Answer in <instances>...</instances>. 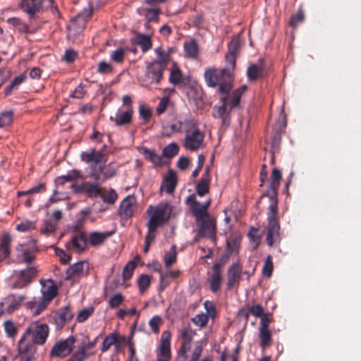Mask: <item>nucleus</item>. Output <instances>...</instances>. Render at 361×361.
Here are the masks:
<instances>
[{"mask_svg": "<svg viewBox=\"0 0 361 361\" xmlns=\"http://www.w3.org/2000/svg\"><path fill=\"white\" fill-rule=\"evenodd\" d=\"M172 212L173 206L168 202H161L154 207L149 205L147 209V213L151 214L147 224V230L157 232L159 227L169 221Z\"/></svg>", "mask_w": 361, "mask_h": 361, "instance_id": "obj_1", "label": "nucleus"}, {"mask_svg": "<svg viewBox=\"0 0 361 361\" xmlns=\"http://www.w3.org/2000/svg\"><path fill=\"white\" fill-rule=\"evenodd\" d=\"M269 212L267 213V233L266 241L269 246H273L279 244L280 238V224L279 220V209L276 204H269Z\"/></svg>", "mask_w": 361, "mask_h": 361, "instance_id": "obj_2", "label": "nucleus"}, {"mask_svg": "<svg viewBox=\"0 0 361 361\" xmlns=\"http://www.w3.org/2000/svg\"><path fill=\"white\" fill-rule=\"evenodd\" d=\"M49 333V328L46 324L35 323L31 324L24 332L20 340L26 344L34 346L45 343Z\"/></svg>", "mask_w": 361, "mask_h": 361, "instance_id": "obj_3", "label": "nucleus"}, {"mask_svg": "<svg viewBox=\"0 0 361 361\" xmlns=\"http://www.w3.org/2000/svg\"><path fill=\"white\" fill-rule=\"evenodd\" d=\"M38 270L36 267H28L27 269L14 272L15 282L11 285V288H23L29 285L37 276Z\"/></svg>", "mask_w": 361, "mask_h": 361, "instance_id": "obj_4", "label": "nucleus"}, {"mask_svg": "<svg viewBox=\"0 0 361 361\" xmlns=\"http://www.w3.org/2000/svg\"><path fill=\"white\" fill-rule=\"evenodd\" d=\"M106 145H104L102 150H97L96 149H90L89 151L82 152L80 154V160L85 164L97 166V165H104L107 161L108 156L103 152L106 148Z\"/></svg>", "mask_w": 361, "mask_h": 361, "instance_id": "obj_5", "label": "nucleus"}, {"mask_svg": "<svg viewBox=\"0 0 361 361\" xmlns=\"http://www.w3.org/2000/svg\"><path fill=\"white\" fill-rule=\"evenodd\" d=\"M75 337L71 336L65 340H61L55 343L50 350L51 357H65L70 355L73 350Z\"/></svg>", "mask_w": 361, "mask_h": 361, "instance_id": "obj_6", "label": "nucleus"}, {"mask_svg": "<svg viewBox=\"0 0 361 361\" xmlns=\"http://www.w3.org/2000/svg\"><path fill=\"white\" fill-rule=\"evenodd\" d=\"M281 178V171L278 169H274L271 172L269 188L262 195V197H268L269 198V204H274L275 203L276 206H278L277 191Z\"/></svg>", "mask_w": 361, "mask_h": 361, "instance_id": "obj_7", "label": "nucleus"}, {"mask_svg": "<svg viewBox=\"0 0 361 361\" xmlns=\"http://www.w3.org/2000/svg\"><path fill=\"white\" fill-rule=\"evenodd\" d=\"M204 76L208 87H216L224 78L230 79L231 73L228 68H223L218 72L216 68H209L205 70Z\"/></svg>", "mask_w": 361, "mask_h": 361, "instance_id": "obj_8", "label": "nucleus"}, {"mask_svg": "<svg viewBox=\"0 0 361 361\" xmlns=\"http://www.w3.org/2000/svg\"><path fill=\"white\" fill-rule=\"evenodd\" d=\"M185 203L190 207L196 221L202 220V218L209 216L207 213V208L210 204L209 201L202 204L196 200L195 195H190L187 197Z\"/></svg>", "mask_w": 361, "mask_h": 361, "instance_id": "obj_9", "label": "nucleus"}, {"mask_svg": "<svg viewBox=\"0 0 361 361\" xmlns=\"http://www.w3.org/2000/svg\"><path fill=\"white\" fill-rule=\"evenodd\" d=\"M171 333L169 331H164L161 334L160 344L158 348L157 359L170 361L171 359Z\"/></svg>", "mask_w": 361, "mask_h": 361, "instance_id": "obj_10", "label": "nucleus"}, {"mask_svg": "<svg viewBox=\"0 0 361 361\" xmlns=\"http://www.w3.org/2000/svg\"><path fill=\"white\" fill-rule=\"evenodd\" d=\"M166 68H163L161 65L150 62L146 66L145 78L148 83L159 84L163 78L164 72Z\"/></svg>", "mask_w": 361, "mask_h": 361, "instance_id": "obj_11", "label": "nucleus"}, {"mask_svg": "<svg viewBox=\"0 0 361 361\" xmlns=\"http://www.w3.org/2000/svg\"><path fill=\"white\" fill-rule=\"evenodd\" d=\"M199 230L198 234L202 237L214 238L216 234V222L215 220L209 215L197 220Z\"/></svg>", "mask_w": 361, "mask_h": 361, "instance_id": "obj_12", "label": "nucleus"}, {"mask_svg": "<svg viewBox=\"0 0 361 361\" xmlns=\"http://www.w3.org/2000/svg\"><path fill=\"white\" fill-rule=\"evenodd\" d=\"M204 138V133L198 129H195L191 133L188 132L185 137L184 147L187 149L195 151L201 146Z\"/></svg>", "mask_w": 361, "mask_h": 361, "instance_id": "obj_13", "label": "nucleus"}, {"mask_svg": "<svg viewBox=\"0 0 361 361\" xmlns=\"http://www.w3.org/2000/svg\"><path fill=\"white\" fill-rule=\"evenodd\" d=\"M16 250L20 253L18 255V259L21 262L30 264L35 259L37 248L35 245L28 247L23 244H19L16 247Z\"/></svg>", "mask_w": 361, "mask_h": 361, "instance_id": "obj_14", "label": "nucleus"}, {"mask_svg": "<svg viewBox=\"0 0 361 361\" xmlns=\"http://www.w3.org/2000/svg\"><path fill=\"white\" fill-rule=\"evenodd\" d=\"M242 274V266L237 262L233 263L227 271V289L231 290L238 286Z\"/></svg>", "mask_w": 361, "mask_h": 361, "instance_id": "obj_15", "label": "nucleus"}, {"mask_svg": "<svg viewBox=\"0 0 361 361\" xmlns=\"http://www.w3.org/2000/svg\"><path fill=\"white\" fill-rule=\"evenodd\" d=\"M92 9H85L80 13L78 14L73 19L70 25V29L73 30L75 33H80L82 32L85 29L86 23L92 16Z\"/></svg>", "mask_w": 361, "mask_h": 361, "instance_id": "obj_16", "label": "nucleus"}, {"mask_svg": "<svg viewBox=\"0 0 361 361\" xmlns=\"http://www.w3.org/2000/svg\"><path fill=\"white\" fill-rule=\"evenodd\" d=\"M88 264L85 261L78 262L71 266L66 271V280L79 279L88 271Z\"/></svg>", "mask_w": 361, "mask_h": 361, "instance_id": "obj_17", "label": "nucleus"}, {"mask_svg": "<svg viewBox=\"0 0 361 361\" xmlns=\"http://www.w3.org/2000/svg\"><path fill=\"white\" fill-rule=\"evenodd\" d=\"M133 115V108H129L128 109H126L125 111H123L121 109H118L117 112L115 114L114 116H110L109 119L111 121L114 122L116 126H126L131 123Z\"/></svg>", "mask_w": 361, "mask_h": 361, "instance_id": "obj_18", "label": "nucleus"}, {"mask_svg": "<svg viewBox=\"0 0 361 361\" xmlns=\"http://www.w3.org/2000/svg\"><path fill=\"white\" fill-rule=\"evenodd\" d=\"M42 298L51 302L58 294V287L52 279L40 280Z\"/></svg>", "mask_w": 361, "mask_h": 361, "instance_id": "obj_19", "label": "nucleus"}, {"mask_svg": "<svg viewBox=\"0 0 361 361\" xmlns=\"http://www.w3.org/2000/svg\"><path fill=\"white\" fill-rule=\"evenodd\" d=\"M136 204V198L133 195L126 197L121 203L118 213L122 219H129L133 216Z\"/></svg>", "mask_w": 361, "mask_h": 361, "instance_id": "obj_20", "label": "nucleus"}, {"mask_svg": "<svg viewBox=\"0 0 361 361\" xmlns=\"http://www.w3.org/2000/svg\"><path fill=\"white\" fill-rule=\"evenodd\" d=\"M227 97H221V105L219 106H214L213 112L214 117L220 118L221 119L222 126L226 127L228 126L230 124V114L227 111Z\"/></svg>", "mask_w": 361, "mask_h": 361, "instance_id": "obj_21", "label": "nucleus"}, {"mask_svg": "<svg viewBox=\"0 0 361 361\" xmlns=\"http://www.w3.org/2000/svg\"><path fill=\"white\" fill-rule=\"evenodd\" d=\"M18 352L20 355V361H35V354L37 347L30 344H26L23 340L18 341Z\"/></svg>", "mask_w": 361, "mask_h": 361, "instance_id": "obj_22", "label": "nucleus"}, {"mask_svg": "<svg viewBox=\"0 0 361 361\" xmlns=\"http://www.w3.org/2000/svg\"><path fill=\"white\" fill-rule=\"evenodd\" d=\"M166 270L161 273L159 276V289L161 291L165 290L170 284V279H176L180 275V271L172 270L171 267H165Z\"/></svg>", "mask_w": 361, "mask_h": 361, "instance_id": "obj_23", "label": "nucleus"}, {"mask_svg": "<svg viewBox=\"0 0 361 361\" xmlns=\"http://www.w3.org/2000/svg\"><path fill=\"white\" fill-rule=\"evenodd\" d=\"M221 267L222 265L220 263H215L212 266L209 288L213 293H216L220 290L221 285Z\"/></svg>", "mask_w": 361, "mask_h": 361, "instance_id": "obj_24", "label": "nucleus"}, {"mask_svg": "<svg viewBox=\"0 0 361 361\" xmlns=\"http://www.w3.org/2000/svg\"><path fill=\"white\" fill-rule=\"evenodd\" d=\"M25 299V296L23 295H9L5 299L4 302H0V307L2 308L4 303L7 304L6 312L8 314L13 313L15 310L19 308L21 305V303Z\"/></svg>", "mask_w": 361, "mask_h": 361, "instance_id": "obj_25", "label": "nucleus"}, {"mask_svg": "<svg viewBox=\"0 0 361 361\" xmlns=\"http://www.w3.org/2000/svg\"><path fill=\"white\" fill-rule=\"evenodd\" d=\"M45 1H48L49 4L51 3L50 0H25L21 8L32 18L36 13L42 9Z\"/></svg>", "mask_w": 361, "mask_h": 361, "instance_id": "obj_26", "label": "nucleus"}, {"mask_svg": "<svg viewBox=\"0 0 361 361\" xmlns=\"http://www.w3.org/2000/svg\"><path fill=\"white\" fill-rule=\"evenodd\" d=\"M73 317V314L69 307L60 308L54 317L56 325L62 328L65 323L70 321Z\"/></svg>", "mask_w": 361, "mask_h": 361, "instance_id": "obj_27", "label": "nucleus"}, {"mask_svg": "<svg viewBox=\"0 0 361 361\" xmlns=\"http://www.w3.org/2000/svg\"><path fill=\"white\" fill-rule=\"evenodd\" d=\"M126 341V338L124 336H118L116 333L109 334L104 339L101 350L102 352L107 351L111 346L113 345H116L117 346L120 345L121 343Z\"/></svg>", "mask_w": 361, "mask_h": 361, "instance_id": "obj_28", "label": "nucleus"}, {"mask_svg": "<svg viewBox=\"0 0 361 361\" xmlns=\"http://www.w3.org/2000/svg\"><path fill=\"white\" fill-rule=\"evenodd\" d=\"M176 173L174 171L170 169L168 171V173L164 179L163 184L161 188L162 189V188H164L166 192L168 194H172L176 187Z\"/></svg>", "mask_w": 361, "mask_h": 361, "instance_id": "obj_29", "label": "nucleus"}, {"mask_svg": "<svg viewBox=\"0 0 361 361\" xmlns=\"http://www.w3.org/2000/svg\"><path fill=\"white\" fill-rule=\"evenodd\" d=\"M247 85H243L235 90L231 95L226 96L228 106H230L231 109L237 107L240 104L241 96L247 90Z\"/></svg>", "mask_w": 361, "mask_h": 361, "instance_id": "obj_30", "label": "nucleus"}, {"mask_svg": "<svg viewBox=\"0 0 361 361\" xmlns=\"http://www.w3.org/2000/svg\"><path fill=\"white\" fill-rule=\"evenodd\" d=\"M87 238L82 233L75 234L67 245H71L78 252H83L87 247Z\"/></svg>", "mask_w": 361, "mask_h": 361, "instance_id": "obj_31", "label": "nucleus"}, {"mask_svg": "<svg viewBox=\"0 0 361 361\" xmlns=\"http://www.w3.org/2000/svg\"><path fill=\"white\" fill-rule=\"evenodd\" d=\"M114 232H92L90 234L89 242L92 246L96 247L104 243L105 240L113 235Z\"/></svg>", "mask_w": 361, "mask_h": 361, "instance_id": "obj_32", "label": "nucleus"}, {"mask_svg": "<svg viewBox=\"0 0 361 361\" xmlns=\"http://www.w3.org/2000/svg\"><path fill=\"white\" fill-rule=\"evenodd\" d=\"M82 178L80 171L73 169L68 172L67 174L59 176L56 178L55 182L57 185H63L66 182L77 180Z\"/></svg>", "mask_w": 361, "mask_h": 361, "instance_id": "obj_33", "label": "nucleus"}, {"mask_svg": "<svg viewBox=\"0 0 361 361\" xmlns=\"http://www.w3.org/2000/svg\"><path fill=\"white\" fill-rule=\"evenodd\" d=\"M259 346L262 350L270 347L272 344V334L269 329H258Z\"/></svg>", "mask_w": 361, "mask_h": 361, "instance_id": "obj_34", "label": "nucleus"}, {"mask_svg": "<svg viewBox=\"0 0 361 361\" xmlns=\"http://www.w3.org/2000/svg\"><path fill=\"white\" fill-rule=\"evenodd\" d=\"M186 56L192 59H196L199 55V47L195 39L185 42L183 46Z\"/></svg>", "mask_w": 361, "mask_h": 361, "instance_id": "obj_35", "label": "nucleus"}, {"mask_svg": "<svg viewBox=\"0 0 361 361\" xmlns=\"http://www.w3.org/2000/svg\"><path fill=\"white\" fill-rule=\"evenodd\" d=\"M264 68L255 63L250 64L247 69V77L250 81H255L263 76Z\"/></svg>", "mask_w": 361, "mask_h": 361, "instance_id": "obj_36", "label": "nucleus"}, {"mask_svg": "<svg viewBox=\"0 0 361 361\" xmlns=\"http://www.w3.org/2000/svg\"><path fill=\"white\" fill-rule=\"evenodd\" d=\"M98 185L97 183L94 184L90 182L84 183L82 188L85 189V193L91 198L99 197L103 191V188H100Z\"/></svg>", "mask_w": 361, "mask_h": 361, "instance_id": "obj_37", "label": "nucleus"}, {"mask_svg": "<svg viewBox=\"0 0 361 361\" xmlns=\"http://www.w3.org/2000/svg\"><path fill=\"white\" fill-rule=\"evenodd\" d=\"M104 166L100 165L98 166H92L90 167V177L97 184L103 183L106 179L104 175Z\"/></svg>", "mask_w": 361, "mask_h": 361, "instance_id": "obj_38", "label": "nucleus"}, {"mask_svg": "<svg viewBox=\"0 0 361 361\" xmlns=\"http://www.w3.org/2000/svg\"><path fill=\"white\" fill-rule=\"evenodd\" d=\"M157 58L152 62L161 65L163 68H166L169 62V53H166L162 48L159 47L154 49Z\"/></svg>", "mask_w": 361, "mask_h": 361, "instance_id": "obj_39", "label": "nucleus"}, {"mask_svg": "<svg viewBox=\"0 0 361 361\" xmlns=\"http://www.w3.org/2000/svg\"><path fill=\"white\" fill-rule=\"evenodd\" d=\"M135 42L139 45L143 52H146L152 48V43L150 37L144 34H137Z\"/></svg>", "mask_w": 361, "mask_h": 361, "instance_id": "obj_40", "label": "nucleus"}, {"mask_svg": "<svg viewBox=\"0 0 361 361\" xmlns=\"http://www.w3.org/2000/svg\"><path fill=\"white\" fill-rule=\"evenodd\" d=\"M97 341L98 337L95 338L92 341H90L87 344H83L80 346L75 352L82 353V357L87 360L90 356L94 354V353H90L89 350L93 349L96 346Z\"/></svg>", "mask_w": 361, "mask_h": 361, "instance_id": "obj_41", "label": "nucleus"}, {"mask_svg": "<svg viewBox=\"0 0 361 361\" xmlns=\"http://www.w3.org/2000/svg\"><path fill=\"white\" fill-rule=\"evenodd\" d=\"M141 153L144 155L145 159L151 161L155 166H160L161 164V157L157 154L154 150L149 149L147 147H144L142 149Z\"/></svg>", "mask_w": 361, "mask_h": 361, "instance_id": "obj_42", "label": "nucleus"}, {"mask_svg": "<svg viewBox=\"0 0 361 361\" xmlns=\"http://www.w3.org/2000/svg\"><path fill=\"white\" fill-rule=\"evenodd\" d=\"M26 78L27 77L24 73L14 78L10 82L9 85L5 88V95L8 96L11 94L13 90L18 89L19 85L25 81Z\"/></svg>", "mask_w": 361, "mask_h": 361, "instance_id": "obj_43", "label": "nucleus"}, {"mask_svg": "<svg viewBox=\"0 0 361 361\" xmlns=\"http://www.w3.org/2000/svg\"><path fill=\"white\" fill-rule=\"evenodd\" d=\"M7 23L13 27H16L18 32L21 33H27L29 32V26L18 18H9L7 19Z\"/></svg>", "mask_w": 361, "mask_h": 361, "instance_id": "obj_44", "label": "nucleus"}, {"mask_svg": "<svg viewBox=\"0 0 361 361\" xmlns=\"http://www.w3.org/2000/svg\"><path fill=\"white\" fill-rule=\"evenodd\" d=\"M183 80V73L180 69L174 64L171 68L170 76H169V82L173 85H178Z\"/></svg>", "mask_w": 361, "mask_h": 361, "instance_id": "obj_45", "label": "nucleus"}, {"mask_svg": "<svg viewBox=\"0 0 361 361\" xmlns=\"http://www.w3.org/2000/svg\"><path fill=\"white\" fill-rule=\"evenodd\" d=\"M177 259L176 247L172 245L170 250L166 252L164 257L165 267H171L172 264L176 263Z\"/></svg>", "mask_w": 361, "mask_h": 361, "instance_id": "obj_46", "label": "nucleus"}, {"mask_svg": "<svg viewBox=\"0 0 361 361\" xmlns=\"http://www.w3.org/2000/svg\"><path fill=\"white\" fill-rule=\"evenodd\" d=\"M99 197H101L102 198L103 201L105 203H107L109 204H114L115 202L116 201V200L118 199V195H117L116 192L112 188H111L108 191H106L103 188L102 195H100Z\"/></svg>", "mask_w": 361, "mask_h": 361, "instance_id": "obj_47", "label": "nucleus"}, {"mask_svg": "<svg viewBox=\"0 0 361 361\" xmlns=\"http://www.w3.org/2000/svg\"><path fill=\"white\" fill-rule=\"evenodd\" d=\"M152 277L147 274H142L137 279V286L141 293L145 292L149 287Z\"/></svg>", "mask_w": 361, "mask_h": 361, "instance_id": "obj_48", "label": "nucleus"}, {"mask_svg": "<svg viewBox=\"0 0 361 361\" xmlns=\"http://www.w3.org/2000/svg\"><path fill=\"white\" fill-rule=\"evenodd\" d=\"M195 335V331L192 329L190 326L183 328L180 331L181 342L186 343H191Z\"/></svg>", "mask_w": 361, "mask_h": 361, "instance_id": "obj_49", "label": "nucleus"}, {"mask_svg": "<svg viewBox=\"0 0 361 361\" xmlns=\"http://www.w3.org/2000/svg\"><path fill=\"white\" fill-rule=\"evenodd\" d=\"M178 145L175 142H171L163 149L162 155L166 158H172L178 153Z\"/></svg>", "mask_w": 361, "mask_h": 361, "instance_id": "obj_50", "label": "nucleus"}, {"mask_svg": "<svg viewBox=\"0 0 361 361\" xmlns=\"http://www.w3.org/2000/svg\"><path fill=\"white\" fill-rule=\"evenodd\" d=\"M209 182L210 181L207 180L206 178H204V179L201 178L196 185V188H195L196 193L201 197L207 194L209 190Z\"/></svg>", "mask_w": 361, "mask_h": 361, "instance_id": "obj_51", "label": "nucleus"}, {"mask_svg": "<svg viewBox=\"0 0 361 361\" xmlns=\"http://www.w3.org/2000/svg\"><path fill=\"white\" fill-rule=\"evenodd\" d=\"M136 263L134 261L129 262L123 268L122 277L123 281H128L132 278Z\"/></svg>", "mask_w": 361, "mask_h": 361, "instance_id": "obj_52", "label": "nucleus"}, {"mask_svg": "<svg viewBox=\"0 0 361 361\" xmlns=\"http://www.w3.org/2000/svg\"><path fill=\"white\" fill-rule=\"evenodd\" d=\"M161 13L160 8H147L145 10V18L148 23L159 21V16Z\"/></svg>", "mask_w": 361, "mask_h": 361, "instance_id": "obj_53", "label": "nucleus"}, {"mask_svg": "<svg viewBox=\"0 0 361 361\" xmlns=\"http://www.w3.org/2000/svg\"><path fill=\"white\" fill-rule=\"evenodd\" d=\"M273 322V314L270 312L264 313L262 317H260V322L258 329H269V326Z\"/></svg>", "mask_w": 361, "mask_h": 361, "instance_id": "obj_54", "label": "nucleus"}, {"mask_svg": "<svg viewBox=\"0 0 361 361\" xmlns=\"http://www.w3.org/2000/svg\"><path fill=\"white\" fill-rule=\"evenodd\" d=\"M219 85V92L225 96L228 95L230 91L232 88V84L230 80H226V78H224L218 84Z\"/></svg>", "mask_w": 361, "mask_h": 361, "instance_id": "obj_55", "label": "nucleus"}, {"mask_svg": "<svg viewBox=\"0 0 361 361\" xmlns=\"http://www.w3.org/2000/svg\"><path fill=\"white\" fill-rule=\"evenodd\" d=\"M13 114L11 111H6L0 114V128L7 126L13 122Z\"/></svg>", "mask_w": 361, "mask_h": 361, "instance_id": "obj_56", "label": "nucleus"}, {"mask_svg": "<svg viewBox=\"0 0 361 361\" xmlns=\"http://www.w3.org/2000/svg\"><path fill=\"white\" fill-rule=\"evenodd\" d=\"M125 54L124 49L120 47L111 53V59L117 63H122L125 59Z\"/></svg>", "mask_w": 361, "mask_h": 361, "instance_id": "obj_57", "label": "nucleus"}, {"mask_svg": "<svg viewBox=\"0 0 361 361\" xmlns=\"http://www.w3.org/2000/svg\"><path fill=\"white\" fill-rule=\"evenodd\" d=\"M94 312V307L92 306L87 307L86 308L80 310L77 316V320L78 322H84L86 321L89 317H90Z\"/></svg>", "mask_w": 361, "mask_h": 361, "instance_id": "obj_58", "label": "nucleus"}, {"mask_svg": "<svg viewBox=\"0 0 361 361\" xmlns=\"http://www.w3.org/2000/svg\"><path fill=\"white\" fill-rule=\"evenodd\" d=\"M118 167L114 163H109L106 167H104V175L105 179H109L114 177L118 171Z\"/></svg>", "mask_w": 361, "mask_h": 361, "instance_id": "obj_59", "label": "nucleus"}, {"mask_svg": "<svg viewBox=\"0 0 361 361\" xmlns=\"http://www.w3.org/2000/svg\"><path fill=\"white\" fill-rule=\"evenodd\" d=\"M240 42L238 39H233L228 44L227 54L238 56L240 51Z\"/></svg>", "mask_w": 361, "mask_h": 361, "instance_id": "obj_60", "label": "nucleus"}, {"mask_svg": "<svg viewBox=\"0 0 361 361\" xmlns=\"http://www.w3.org/2000/svg\"><path fill=\"white\" fill-rule=\"evenodd\" d=\"M124 301V297L121 293H116L110 298L109 306L114 309L118 307Z\"/></svg>", "mask_w": 361, "mask_h": 361, "instance_id": "obj_61", "label": "nucleus"}, {"mask_svg": "<svg viewBox=\"0 0 361 361\" xmlns=\"http://www.w3.org/2000/svg\"><path fill=\"white\" fill-rule=\"evenodd\" d=\"M305 15L302 10H299L295 15L292 16L289 24L291 27H295L300 23L304 20Z\"/></svg>", "mask_w": 361, "mask_h": 361, "instance_id": "obj_62", "label": "nucleus"}, {"mask_svg": "<svg viewBox=\"0 0 361 361\" xmlns=\"http://www.w3.org/2000/svg\"><path fill=\"white\" fill-rule=\"evenodd\" d=\"M162 322V319L159 316H154L149 321V326L154 334H158L159 332V326Z\"/></svg>", "mask_w": 361, "mask_h": 361, "instance_id": "obj_63", "label": "nucleus"}, {"mask_svg": "<svg viewBox=\"0 0 361 361\" xmlns=\"http://www.w3.org/2000/svg\"><path fill=\"white\" fill-rule=\"evenodd\" d=\"M87 91L85 90V86L80 83L78 86L75 87V89L71 92L70 97L75 99H82L86 94Z\"/></svg>", "mask_w": 361, "mask_h": 361, "instance_id": "obj_64", "label": "nucleus"}]
</instances>
